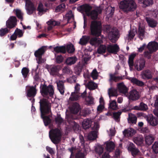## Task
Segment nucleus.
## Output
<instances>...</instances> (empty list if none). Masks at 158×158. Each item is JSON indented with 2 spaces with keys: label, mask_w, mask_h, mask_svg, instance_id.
Returning a JSON list of instances; mask_svg holds the SVG:
<instances>
[{
  "label": "nucleus",
  "mask_w": 158,
  "mask_h": 158,
  "mask_svg": "<svg viewBox=\"0 0 158 158\" xmlns=\"http://www.w3.org/2000/svg\"><path fill=\"white\" fill-rule=\"evenodd\" d=\"M128 150L129 151L131 152L133 156L139 155V151L135 147L134 144L132 143L129 144Z\"/></svg>",
  "instance_id": "ddd939ff"
},
{
  "label": "nucleus",
  "mask_w": 158,
  "mask_h": 158,
  "mask_svg": "<svg viewBox=\"0 0 158 158\" xmlns=\"http://www.w3.org/2000/svg\"><path fill=\"white\" fill-rule=\"evenodd\" d=\"M46 50L45 47H42L36 51L34 53L35 57L42 56V55L44 53Z\"/></svg>",
  "instance_id": "72a5a7b5"
},
{
  "label": "nucleus",
  "mask_w": 158,
  "mask_h": 158,
  "mask_svg": "<svg viewBox=\"0 0 158 158\" xmlns=\"http://www.w3.org/2000/svg\"><path fill=\"white\" fill-rule=\"evenodd\" d=\"M92 121L89 118L84 119L82 123V127L84 129H87L89 128L92 123Z\"/></svg>",
  "instance_id": "5701e85b"
},
{
  "label": "nucleus",
  "mask_w": 158,
  "mask_h": 158,
  "mask_svg": "<svg viewBox=\"0 0 158 158\" xmlns=\"http://www.w3.org/2000/svg\"><path fill=\"white\" fill-rule=\"evenodd\" d=\"M61 66L60 65H52L48 69V71L51 75L57 76L60 79H62L64 78L62 75L59 74L58 73V72L61 69Z\"/></svg>",
  "instance_id": "423d86ee"
},
{
  "label": "nucleus",
  "mask_w": 158,
  "mask_h": 158,
  "mask_svg": "<svg viewBox=\"0 0 158 158\" xmlns=\"http://www.w3.org/2000/svg\"><path fill=\"white\" fill-rule=\"evenodd\" d=\"M129 117L127 120L130 123H135L136 122L137 118L136 116L132 113H129Z\"/></svg>",
  "instance_id": "473e14b6"
},
{
  "label": "nucleus",
  "mask_w": 158,
  "mask_h": 158,
  "mask_svg": "<svg viewBox=\"0 0 158 158\" xmlns=\"http://www.w3.org/2000/svg\"><path fill=\"white\" fill-rule=\"evenodd\" d=\"M79 97V94L75 92H72L68 101L69 103H70L72 101L77 100L78 99Z\"/></svg>",
  "instance_id": "bb28decb"
},
{
  "label": "nucleus",
  "mask_w": 158,
  "mask_h": 158,
  "mask_svg": "<svg viewBox=\"0 0 158 158\" xmlns=\"http://www.w3.org/2000/svg\"><path fill=\"white\" fill-rule=\"evenodd\" d=\"M138 92L136 90L131 91L130 93L129 98L132 100H137L139 98Z\"/></svg>",
  "instance_id": "aec40b11"
},
{
  "label": "nucleus",
  "mask_w": 158,
  "mask_h": 158,
  "mask_svg": "<svg viewBox=\"0 0 158 158\" xmlns=\"http://www.w3.org/2000/svg\"><path fill=\"white\" fill-rule=\"evenodd\" d=\"M108 94L110 99H111V97L113 96L116 97L118 95L117 91L115 89L112 88L109 89Z\"/></svg>",
  "instance_id": "e433bc0d"
},
{
  "label": "nucleus",
  "mask_w": 158,
  "mask_h": 158,
  "mask_svg": "<svg viewBox=\"0 0 158 158\" xmlns=\"http://www.w3.org/2000/svg\"><path fill=\"white\" fill-rule=\"evenodd\" d=\"M107 49L106 46L103 45H101L97 50V52L99 54H103L105 52Z\"/></svg>",
  "instance_id": "79ce46f5"
},
{
  "label": "nucleus",
  "mask_w": 158,
  "mask_h": 158,
  "mask_svg": "<svg viewBox=\"0 0 158 158\" xmlns=\"http://www.w3.org/2000/svg\"><path fill=\"white\" fill-rule=\"evenodd\" d=\"M118 32L116 28L111 29L108 34V38L113 43H114L118 39Z\"/></svg>",
  "instance_id": "0eeeda50"
},
{
  "label": "nucleus",
  "mask_w": 158,
  "mask_h": 158,
  "mask_svg": "<svg viewBox=\"0 0 158 158\" xmlns=\"http://www.w3.org/2000/svg\"><path fill=\"white\" fill-rule=\"evenodd\" d=\"M109 108L113 110H116L118 109V106L115 100H112L110 99Z\"/></svg>",
  "instance_id": "c85d7f7f"
},
{
  "label": "nucleus",
  "mask_w": 158,
  "mask_h": 158,
  "mask_svg": "<svg viewBox=\"0 0 158 158\" xmlns=\"http://www.w3.org/2000/svg\"><path fill=\"white\" fill-rule=\"evenodd\" d=\"M97 136V132L94 131L89 133L87 137L89 140H94L95 139Z\"/></svg>",
  "instance_id": "c9c22d12"
},
{
  "label": "nucleus",
  "mask_w": 158,
  "mask_h": 158,
  "mask_svg": "<svg viewBox=\"0 0 158 158\" xmlns=\"http://www.w3.org/2000/svg\"><path fill=\"white\" fill-rule=\"evenodd\" d=\"M136 54L134 53H132L129 56L128 63L131 70L133 69L134 65L133 60Z\"/></svg>",
  "instance_id": "b1692460"
},
{
  "label": "nucleus",
  "mask_w": 158,
  "mask_h": 158,
  "mask_svg": "<svg viewBox=\"0 0 158 158\" xmlns=\"http://www.w3.org/2000/svg\"><path fill=\"white\" fill-rule=\"evenodd\" d=\"M134 140L135 143L138 145L142 144L143 141V137L140 136L135 137L134 138Z\"/></svg>",
  "instance_id": "a18cd8bd"
},
{
  "label": "nucleus",
  "mask_w": 158,
  "mask_h": 158,
  "mask_svg": "<svg viewBox=\"0 0 158 158\" xmlns=\"http://www.w3.org/2000/svg\"><path fill=\"white\" fill-rule=\"evenodd\" d=\"M16 18L15 16H11L6 22V26L8 28H12L15 26L16 25Z\"/></svg>",
  "instance_id": "9d476101"
},
{
  "label": "nucleus",
  "mask_w": 158,
  "mask_h": 158,
  "mask_svg": "<svg viewBox=\"0 0 158 158\" xmlns=\"http://www.w3.org/2000/svg\"><path fill=\"white\" fill-rule=\"evenodd\" d=\"M147 48L151 52H155L158 49V43L155 41L150 42L147 45Z\"/></svg>",
  "instance_id": "9b49d317"
},
{
  "label": "nucleus",
  "mask_w": 158,
  "mask_h": 158,
  "mask_svg": "<svg viewBox=\"0 0 158 158\" xmlns=\"http://www.w3.org/2000/svg\"><path fill=\"white\" fill-rule=\"evenodd\" d=\"M139 107L140 110H145L148 109L147 105L143 102L140 103Z\"/></svg>",
  "instance_id": "338daca9"
},
{
  "label": "nucleus",
  "mask_w": 158,
  "mask_h": 158,
  "mask_svg": "<svg viewBox=\"0 0 158 158\" xmlns=\"http://www.w3.org/2000/svg\"><path fill=\"white\" fill-rule=\"evenodd\" d=\"M16 14L17 17L21 20H22L23 19V14L21 11L19 9L16 10Z\"/></svg>",
  "instance_id": "052dcab7"
},
{
  "label": "nucleus",
  "mask_w": 158,
  "mask_h": 158,
  "mask_svg": "<svg viewBox=\"0 0 158 158\" xmlns=\"http://www.w3.org/2000/svg\"><path fill=\"white\" fill-rule=\"evenodd\" d=\"M119 7L124 11L127 12L134 11L136 8L137 6L134 0H123L120 2Z\"/></svg>",
  "instance_id": "f03ea898"
},
{
  "label": "nucleus",
  "mask_w": 158,
  "mask_h": 158,
  "mask_svg": "<svg viewBox=\"0 0 158 158\" xmlns=\"http://www.w3.org/2000/svg\"><path fill=\"white\" fill-rule=\"evenodd\" d=\"M17 36H18L19 37H21L23 36V32L22 31L17 29L15 31Z\"/></svg>",
  "instance_id": "774afa93"
},
{
  "label": "nucleus",
  "mask_w": 158,
  "mask_h": 158,
  "mask_svg": "<svg viewBox=\"0 0 158 158\" xmlns=\"http://www.w3.org/2000/svg\"><path fill=\"white\" fill-rule=\"evenodd\" d=\"M40 92L44 97L48 95L52 96L54 93L52 85H49L47 86L45 85H43L40 89Z\"/></svg>",
  "instance_id": "39448f33"
},
{
  "label": "nucleus",
  "mask_w": 158,
  "mask_h": 158,
  "mask_svg": "<svg viewBox=\"0 0 158 158\" xmlns=\"http://www.w3.org/2000/svg\"><path fill=\"white\" fill-rule=\"evenodd\" d=\"M62 71L63 74H71L72 73V70L67 67H64Z\"/></svg>",
  "instance_id": "8fccbe9b"
},
{
  "label": "nucleus",
  "mask_w": 158,
  "mask_h": 158,
  "mask_svg": "<svg viewBox=\"0 0 158 158\" xmlns=\"http://www.w3.org/2000/svg\"><path fill=\"white\" fill-rule=\"evenodd\" d=\"M29 71L28 69L26 67H24L22 69V73L24 78L27 77L28 73L29 72Z\"/></svg>",
  "instance_id": "69168bd1"
},
{
  "label": "nucleus",
  "mask_w": 158,
  "mask_h": 158,
  "mask_svg": "<svg viewBox=\"0 0 158 158\" xmlns=\"http://www.w3.org/2000/svg\"><path fill=\"white\" fill-rule=\"evenodd\" d=\"M108 51L112 53L116 54L119 50V48L118 45H109L107 48Z\"/></svg>",
  "instance_id": "a211bd4d"
},
{
  "label": "nucleus",
  "mask_w": 158,
  "mask_h": 158,
  "mask_svg": "<svg viewBox=\"0 0 158 158\" xmlns=\"http://www.w3.org/2000/svg\"><path fill=\"white\" fill-rule=\"evenodd\" d=\"M123 132L124 136L129 137L133 136L136 133V131L132 128H129L125 129Z\"/></svg>",
  "instance_id": "dca6fc26"
},
{
  "label": "nucleus",
  "mask_w": 158,
  "mask_h": 158,
  "mask_svg": "<svg viewBox=\"0 0 158 158\" xmlns=\"http://www.w3.org/2000/svg\"><path fill=\"white\" fill-rule=\"evenodd\" d=\"M77 77L73 76L67 79L68 82L70 83H74L76 82Z\"/></svg>",
  "instance_id": "680f3d73"
},
{
  "label": "nucleus",
  "mask_w": 158,
  "mask_h": 158,
  "mask_svg": "<svg viewBox=\"0 0 158 158\" xmlns=\"http://www.w3.org/2000/svg\"><path fill=\"white\" fill-rule=\"evenodd\" d=\"M152 149L155 153H158V142H156L154 143L152 145Z\"/></svg>",
  "instance_id": "e2e57ef3"
},
{
  "label": "nucleus",
  "mask_w": 158,
  "mask_h": 158,
  "mask_svg": "<svg viewBox=\"0 0 158 158\" xmlns=\"http://www.w3.org/2000/svg\"><path fill=\"white\" fill-rule=\"evenodd\" d=\"M90 113V111L89 110L88 108H85L82 110L80 112V114L81 115L85 116Z\"/></svg>",
  "instance_id": "5fc2aeb1"
},
{
  "label": "nucleus",
  "mask_w": 158,
  "mask_h": 158,
  "mask_svg": "<svg viewBox=\"0 0 158 158\" xmlns=\"http://www.w3.org/2000/svg\"><path fill=\"white\" fill-rule=\"evenodd\" d=\"M139 2L143 4V6L146 7L152 5L153 3L152 0H139Z\"/></svg>",
  "instance_id": "58836bf2"
},
{
  "label": "nucleus",
  "mask_w": 158,
  "mask_h": 158,
  "mask_svg": "<svg viewBox=\"0 0 158 158\" xmlns=\"http://www.w3.org/2000/svg\"><path fill=\"white\" fill-rule=\"evenodd\" d=\"M77 60L76 57H72L68 58L65 61L66 64L67 65H71L75 63Z\"/></svg>",
  "instance_id": "7c9ffc66"
},
{
  "label": "nucleus",
  "mask_w": 158,
  "mask_h": 158,
  "mask_svg": "<svg viewBox=\"0 0 158 158\" xmlns=\"http://www.w3.org/2000/svg\"><path fill=\"white\" fill-rule=\"evenodd\" d=\"M102 9L100 7H98L95 10H93L88 14L87 15L90 16L92 19H96L97 18L98 14L101 13Z\"/></svg>",
  "instance_id": "f8f14e48"
},
{
  "label": "nucleus",
  "mask_w": 158,
  "mask_h": 158,
  "mask_svg": "<svg viewBox=\"0 0 158 158\" xmlns=\"http://www.w3.org/2000/svg\"><path fill=\"white\" fill-rule=\"evenodd\" d=\"M146 20L149 26L152 27H155L157 23L156 21L150 18L146 17Z\"/></svg>",
  "instance_id": "c756f323"
},
{
  "label": "nucleus",
  "mask_w": 158,
  "mask_h": 158,
  "mask_svg": "<svg viewBox=\"0 0 158 158\" xmlns=\"http://www.w3.org/2000/svg\"><path fill=\"white\" fill-rule=\"evenodd\" d=\"M36 94V89L35 86L29 87V89L27 91V96L30 97H34Z\"/></svg>",
  "instance_id": "412c9836"
},
{
  "label": "nucleus",
  "mask_w": 158,
  "mask_h": 158,
  "mask_svg": "<svg viewBox=\"0 0 158 158\" xmlns=\"http://www.w3.org/2000/svg\"><path fill=\"white\" fill-rule=\"evenodd\" d=\"M106 13L109 17H111L113 15L114 9L110 6H108L106 9Z\"/></svg>",
  "instance_id": "c03bdc74"
},
{
  "label": "nucleus",
  "mask_w": 158,
  "mask_h": 158,
  "mask_svg": "<svg viewBox=\"0 0 158 158\" xmlns=\"http://www.w3.org/2000/svg\"><path fill=\"white\" fill-rule=\"evenodd\" d=\"M38 10L39 11L38 14H40L41 15H42L44 13L46 12V10L43 8V4L41 3H40L39 5Z\"/></svg>",
  "instance_id": "3c124183"
},
{
  "label": "nucleus",
  "mask_w": 158,
  "mask_h": 158,
  "mask_svg": "<svg viewBox=\"0 0 158 158\" xmlns=\"http://www.w3.org/2000/svg\"><path fill=\"white\" fill-rule=\"evenodd\" d=\"M64 18L65 19H67L68 22L69 21L70 19H73V16L71 10L69 11V12L66 14Z\"/></svg>",
  "instance_id": "de8ad7c7"
},
{
  "label": "nucleus",
  "mask_w": 158,
  "mask_h": 158,
  "mask_svg": "<svg viewBox=\"0 0 158 158\" xmlns=\"http://www.w3.org/2000/svg\"><path fill=\"white\" fill-rule=\"evenodd\" d=\"M122 113V112L118 111L117 112L114 113L113 114V117L114 119L116 121H118L120 116Z\"/></svg>",
  "instance_id": "13d9d810"
},
{
  "label": "nucleus",
  "mask_w": 158,
  "mask_h": 158,
  "mask_svg": "<svg viewBox=\"0 0 158 158\" xmlns=\"http://www.w3.org/2000/svg\"><path fill=\"white\" fill-rule=\"evenodd\" d=\"M90 30L91 35L99 36L102 32V27L101 23L96 21H92L90 25Z\"/></svg>",
  "instance_id": "7ed1b4c3"
},
{
  "label": "nucleus",
  "mask_w": 158,
  "mask_h": 158,
  "mask_svg": "<svg viewBox=\"0 0 158 158\" xmlns=\"http://www.w3.org/2000/svg\"><path fill=\"white\" fill-rule=\"evenodd\" d=\"M106 145L105 148L108 152L112 151L114 148V143L112 141L107 142L105 144Z\"/></svg>",
  "instance_id": "4be33fe9"
},
{
  "label": "nucleus",
  "mask_w": 158,
  "mask_h": 158,
  "mask_svg": "<svg viewBox=\"0 0 158 158\" xmlns=\"http://www.w3.org/2000/svg\"><path fill=\"white\" fill-rule=\"evenodd\" d=\"M118 89L119 92L125 95H126L128 93V89L123 82L118 83L117 85Z\"/></svg>",
  "instance_id": "2eb2a0df"
},
{
  "label": "nucleus",
  "mask_w": 158,
  "mask_h": 158,
  "mask_svg": "<svg viewBox=\"0 0 158 158\" xmlns=\"http://www.w3.org/2000/svg\"><path fill=\"white\" fill-rule=\"evenodd\" d=\"M154 140V138L151 135H148L145 137L146 143L148 145L151 144Z\"/></svg>",
  "instance_id": "37998d69"
},
{
  "label": "nucleus",
  "mask_w": 158,
  "mask_h": 158,
  "mask_svg": "<svg viewBox=\"0 0 158 158\" xmlns=\"http://www.w3.org/2000/svg\"><path fill=\"white\" fill-rule=\"evenodd\" d=\"M135 69L138 71L142 70L145 66V61L143 59L137 60L134 64Z\"/></svg>",
  "instance_id": "1a4fd4ad"
},
{
  "label": "nucleus",
  "mask_w": 158,
  "mask_h": 158,
  "mask_svg": "<svg viewBox=\"0 0 158 158\" xmlns=\"http://www.w3.org/2000/svg\"><path fill=\"white\" fill-rule=\"evenodd\" d=\"M87 87L90 90L95 89L97 87V85L92 81L89 82L86 84Z\"/></svg>",
  "instance_id": "4c0bfd02"
},
{
  "label": "nucleus",
  "mask_w": 158,
  "mask_h": 158,
  "mask_svg": "<svg viewBox=\"0 0 158 158\" xmlns=\"http://www.w3.org/2000/svg\"><path fill=\"white\" fill-rule=\"evenodd\" d=\"M141 76L144 79H149L152 78L151 73L149 70H145L142 71L141 73Z\"/></svg>",
  "instance_id": "f3484780"
},
{
  "label": "nucleus",
  "mask_w": 158,
  "mask_h": 158,
  "mask_svg": "<svg viewBox=\"0 0 158 158\" xmlns=\"http://www.w3.org/2000/svg\"><path fill=\"white\" fill-rule=\"evenodd\" d=\"M65 4L63 3L56 7V12H63L65 10Z\"/></svg>",
  "instance_id": "49530a36"
},
{
  "label": "nucleus",
  "mask_w": 158,
  "mask_h": 158,
  "mask_svg": "<svg viewBox=\"0 0 158 158\" xmlns=\"http://www.w3.org/2000/svg\"><path fill=\"white\" fill-rule=\"evenodd\" d=\"M103 148L101 145H98L95 149V151L99 155H100L103 152Z\"/></svg>",
  "instance_id": "864d4df0"
},
{
  "label": "nucleus",
  "mask_w": 158,
  "mask_h": 158,
  "mask_svg": "<svg viewBox=\"0 0 158 158\" xmlns=\"http://www.w3.org/2000/svg\"><path fill=\"white\" fill-rule=\"evenodd\" d=\"M67 49L69 53L73 52L75 51L73 45L72 44L68 45L67 46Z\"/></svg>",
  "instance_id": "09e8293b"
},
{
  "label": "nucleus",
  "mask_w": 158,
  "mask_h": 158,
  "mask_svg": "<svg viewBox=\"0 0 158 158\" xmlns=\"http://www.w3.org/2000/svg\"><path fill=\"white\" fill-rule=\"evenodd\" d=\"M148 119V122L151 125L155 126L158 124V120L156 117H152Z\"/></svg>",
  "instance_id": "a19ab883"
},
{
  "label": "nucleus",
  "mask_w": 158,
  "mask_h": 158,
  "mask_svg": "<svg viewBox=\"0 0 158 158\" xmlns=\"http://www.w3.org/2000/svg\"><path fill=\"white\" fill-rule=\"evenodd\" d=\"M130 80L133 84H136L139 86H141L144 85V83L143 81H139L134 77L130 78Z\"/></svg>",
  "instance_id": "f704fd0d"
},
{
  "label": "nucleus",
  "mask_w": 158,
  "mask_h": 158,
  "mask_svg": "<svg viewBox=\"0 0 158 158\" xmlns=\"http://www.w3.org/2000/svg\"><path fill=\"white\" fill-rule=\"evenodd\" d=\"M47 23L49 25H51L53 26H55L59 25L60 23L59 22L56 21L53 19H51L47 22Z\"/></svg>",
  "instance_id": "603ef678"
},
{
  "label": "nucleus",
  "mask_w": 158,
  "mask_h": 158,
  "mask_svg": "<svg viewBox=\"0 0 158 158\" xmlns=\"http://www.w3.org/2000/svg\"><path fill=\"white\" fill-rule=\"evenodd\" d=\"M39 103L41 117L43 119L45 125L46 126L50 123L51 120L49 117L44 116L51 113V104L47 100L45 99H41Z\"/></svg>",
  "instance_id": "f257e3e1"
},
{
  "label": "nucleus",
  "mask_w": 158,
  "mask_h": 158,
  "mask_svg": "<svg viewBox=\"0 0 158 158\" xmlns=\"http://www.w3.org/2000/svg\"><path fill=\"white\" fill-rule=\"evenodd\" d=\"M57 87V89L60 94H64V92L65 88L64 83L62 81H56V82Z\"/></svg>",
  "instance_id": "6ab92c4d"
},
{
  "label": "nucleus",
  "mask_w": 158,
  "mask_h": 158,
  "mask_svg": "<svg viewBox=\"0 0 158 158\" xmlns=\"http://www.w3.org/2000/svg\"><path fill=\"white\" fill-rule=\"evenodd\" d=\"M61 135L60 131L57 128L52 129L49 132V137L52 142L55 144L59 142Z\"/></svg>",
  "instance_id": "20e7f679"
},
{
  "label": "nucleus",
  "mask_w": 158,
  "mask_h": 158,
  "mask_svg": "<svg viewBox=\"0 0 158 158\" xmlns=\"http://www.w3.org/2000/svg\"><path fill=\"white\" fill-rule=\"evenodd\" d=\"M136 30L135 29L131 30L128 34V38L130 40L132 39L135 35Z\"/></svg>",
  "instance_id": "6e6d98bb"
},
{
  "label": "nucleus",
  "mask_w": 158,
  "mask_h": 158,
  "mask_svg": "<svg viewBox=\"0 0 158 158\" xmlns=\"http://www.w3.org/2000/svg\"><path fill=\"white\" fill-rule=\"evenodd\" d=\"M102 42V41L100 38L94 37L91 39L90 40V44L94 46H98Z\"/></svg>",
  "instance_id": "393cba45"
},
{
  "label": "nucleus",
  "mask_w": 158,
  "mask_h": 158,
  "mask_svg": "<svg viewBox=\"0 0 158 158\" xmlns=\"http://www.w3.org/2000/svg\"><path fill=\"white\" fill-rule=\"evenodd\" d=\"M145 31L144 30V27L143 26H141L140 25H139V31L137 33L139 36V38L142 39L141 37H143L144 35Z\"/></svg>",
  "instance_id": "ea45409f"
},
{
  "label": "nucleus",
  "mask_w": 158,
  "mask_h": 158,
  "mask_svg": "<svg viewBox=\"0 0 158 158\" xmlns=\"http://www.w3.org/2000/svg\"><path fill=\"white\" fill-rule=\"evenodd\" d=\"M90 39L89 36L84 35L80 39L78 43L82 45H85Z\"/></svg>",
  "instance_id": "cd10ccee"
},
{
  "label": "nucleus",
  "mask_w": 158,
  "mask_h": 158,
  "mask_svg": "<svg viewBox=\"0 0 158 158\" xmlns=\"http://www.w3.org/2000/svg\"><path fill=\"white\" fill-rule=\"evenodd\" d=\"M80 8L82 11L85 12L88 15L91 9V7L89 5L85 4L80 6Z\"/></svg>",
  "instance_id": "a878e982"
},
{
  "label": "nucleus",
  "mask_w": 158,
  "mask_h": 158,
  "mask_svg": "<svg viewBox=\"0 0 158 158\" xmlns=\"http://www.w3.org/2000/svg\"><path fill=\"white\" fill-rule=\"evenodd\" d=\"M25 8L27 14H32L35 10L34 5L30 0H25Z\"/></svg>",
  "instance_id": "6e6552de"
},
{
  "label": "nucleus",
  "mask_w": 158,
  "mask_h": 158,
  "mask_svg": "<svg viewBox=\"0 0 158 158\" xmlns=\"http://www.w3.org/2000/svg\"><path fill=\"white\" fill-rule=\"evenodd\" d=\"M91 76L93 79H96L98 77V73L96 69H94L91 74Z\"/></svg>",
  "instance_id": "4d7b16f0"
},
{
  "label": "nucleus",
  "mask_w": 158,
  "mask_h": 158,
  "mask_svg": "<svg viewBox=\"0 0 158 158\" xmlns=\"http://www.w3.org/2000/svg\"><path fill=\"white\" fill-rule=\"evenodd\" d=\"M71 112L73 114H77L80 110V106L77 103H73L69 107Z\"/></svg>",
  "instance_id": "4468645a"
},
{
  "label": "nucleus",
  "mask_w": 158,
  "mask_h": 158,
  "mask_svg": "<svg viewBox=\"0 0 158 158\" xmlns=\"http://www.w3.org/2000/svg\"><path fill=\"white\" fill-rule=\"evenodd\" d=\"M94 99L91 96H89L86 98L87 104L91 105L94 104Z\"/></svg>",
  "instance_id": "bf43d9fd"
},
{
  "label": "nucleus",
  "mask_w": 158,
  "mask_h": 158,
  "mask_svg": "<svg viewBox=\"0 0 158 158\" xmlns=\"http://www.w3.org/2000/svg\"><path fill=\"white\" fill-rule=\"evenodd\" d=\"M9 31L8 29L6 28H2L0 30V36H2L7 33Z\"/></svg>",
  "instance_id": "0e129e2a"
},
{
  "label": "nucleus",
  "mask_w": 158,
  "mask_h": 158,
  "mask_svg": "<svg viewBox=\"0 0 158 158\" xmlns=\"http://www.w3.org/2000/svg\"><path fill=\"white\" fill-rule=\"evenodd\" d=\"M54 51L57 53L60 52L64 53L66 52V48L64 46H56L54 48Z\"/></svg>",
  "instance_id": "2f4dec72"
}]
</instances>
